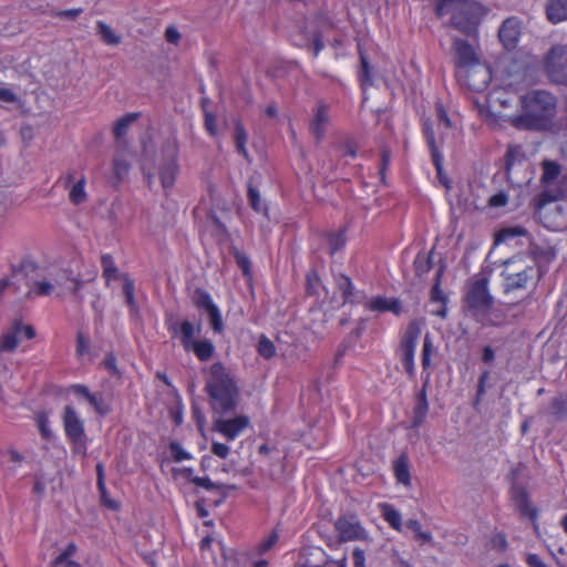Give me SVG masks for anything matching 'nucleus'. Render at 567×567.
<instances>
[{
    "instance_id": "48",
    "label": "nucleus",
    "mask_w": 567,
    "mask_h": 567,
    "mask_svg": "<svg viewBox=\"0 0 567 567\" xmlns=\"http://www.w3.org/2000/svg\"><path fill=\"white\" fill-rule=\"evenodd\" d=\"M86 401L94 408V410L101 414V415H105L107 414L111 409L109 406V404L106 403V401L104 400L103 395L101 394H95V393H92L87 399Z\"/></svg>"
},
{
    "instance_id": "34",
    "label": "nucleus",
    "mask_w": 567,
    "mask_h": 567,
    "mask_svg": "<svg viewBox=\"0 0 567 567\" xmlns=\"http://www.w3.org/2000/svg\"><path fill=\"white\" fill-rule=\"evenodd\" d=\"M346 241L347 237L344 230L342 229L327 234V243L329 246V252L331 255L342 249L346 245Z\"/></svg>"
},
{
    "instance_id": "31",
    "label": "nucleus",
    "mask_w": 567,
    "mask_h": 567,
    "mask_svg": "<svg viewBox=\"0 0 567 567\" xmlns=\"http://www.w3.org/2000/svg\"><path fill=\"white\" fill-rule=\"evenodd\" d=\"M190 350L194 351L200 361H207L213 357L215 347L210 340H200L192 343Z\"/></svg>"
},
{
    "instance_id": "8",
    "label": "nucleus",
    "mask_w": 567,
    "mask_h": 567,
    "mask_svg": "<svg viewBox=\"0 0 567 567\" xmlns=\"http://www.w3.org/2000/svg\"><path fill=\"white\" fill-rule=\"evenodd\" d=\"M548 76L557 83H567V47H553L546 58Z\"/></svg>"
},
{
    "instance_id": "33",
    "label": "nucleus",
    "mask_w": 567,
    "mask_h": 567,
    "mask_svg": "<svg viewBox=\"0 0 567 567\" xmlns=\"http://www.w3.org/2000/svg\"><path fill=\"white\" fill-rule=\"evenodd\" d=\"M246 142H247V133L241 125V123L237 122L235 124V143L236 148L239 154H241L248 162H250V157L248 154V151L246 148Z\"/></svg>"
},
{
    "instance_id": "51",
    "label": "nucleus",
    "mask_w": 567,
    "mask_h": 567,
    "mask_svg": "<svg viewBox=\"0 0 567 567\" xmlns=\"http://www.w3.org/2000/svg\"><path fill=\"white\" fill-rule=\"evenodd\" d=\"M187 472H188L187 477L189 478V481L197 486L204 487L208 491L214 489V488L226 487L224 484L213 483L208 477L192 476V472H193L192 470H187Z\"/></svg>"
},
{
    "instance_id": "52",
    "label": "nucleus",
    "mask_w": 567,
    "mask_h": 567,
    "mask_svg": "<svg viewBox=\"0 0 567 567\" xmlns=\"http://www.w3.org/2000/svg\"><path fill=\"white\" fill-rule=\"evenodd\" d=\"M526 230L522 227H509L504 228L497 234V241H504L508 238L517 237V236H524L526 235Z\"/></svg>"
},
{
    "instance_id": "17",
    "label": "nucleus",
    "mask_w": 567,
    "mask_h": 567,
    "mask_svg": "<svg viewBox=\"0 0 567 567\" xmlns=\"http://www.w3.org/2000/svg\"><path fill=\"white\" fill-rule=\"evenodd\" d=\"M330 123L329 106L324 103H319L313 110V116L310 121V132L317 140L321 142L324 137L327 126Z\"/></svg>"
},
{
    "instance_id": "37",
    "label": "nucleus",
    "mask_w": 567,
    "mask_h": 567,
    "mask_svg": "<svg viewBox=\"0 0 567 567\" xmlns=\"http://www.w3.org/2000/svg\"><path fill=\"white\" fill-rule=\"evenodd\" d=\"M84 185L85 178L83 176L72 185L69 193V198L73 204L79 205L86 199Z\"/></svg>"
},
{
    "instance_id": "25",
    "label": "nucleus",
    "mask_w": 567,
    "mask_h": 567,
    "mask_svg": "<svg viewBox=\"0 0 567 567\" xmlns=\"http://www.w3.org/2000/svg\"><path fill=\"white\" fill-rule=\"evenodd\" d=\"M21 334V322L14 321L12 327L3 334L0 350L12 352L19 344L18 336Z\"/></svg>"
},
{
    "instance_id": "26",
    "label": "nucleus",
    "mask_w": 567,
    "mask_h": 567,
    "mask_svg": "<svg viewBox=\"0 0 567 567\" xmlns=\"http://www.w3.org/2000/svg\"><path fill=\"white\" fill-rule=\"evenodd\" d=\"M530 256L529 258L535 260V265L537 261L551 262L556 256L557 250L554 246H540V245H530L529 247Z\"/></svg>"
},
{
    "instance_id": "11",
    "label": "nucleus",
    "mask_w": 567,
    "mask_h": 567,
    "mask_svg": "<svg viewBox=\"0 0 567 567\" xmlns=\"http://www.w3.org/2000/svg\"><path fill=\"white\" fill-rule=\"evenodd\" d=\"M523 109L536 110L544 114V120L550 114L556 106L555 97L545 91H536L529 95L522 97Z\"/></svg>"
},
{
    "instance_id": "59",
    "label": "nucleus",
    "mask_w": 567,
    "mask_h": 567,
    "mask_svg": "<svg viewBox=\"0 0 567 567\" xmlns=\"http://www.w3.org/2000/svg\"><path fill=\"white\" fill-rule=\"evenodd\" d=\"M69 440L72 443V449H73L74 453L85 455V453H86L85 435L79 436L76 439L71 437Z\"/></svg>"
},
{
    "instance_id": "7",
    "label": "nucleus",
    "mask_w": 567,
    "mask_h": 567,
    "mask_svg": "<svg viewBox=\"0 0 567 567\" xmlns=\"http://www.w3.org/2000/svg\"><path fill=\"white\" fill-rule=\"evenodd\" d=\"M334 529L342 543L368 540L369 534L361 525L357 515L348 514L338 517L334 522Z\"/></svg>"
},
{
    "instance_id": "32",
    "label": "nucleus",
    "mask_w": 567,
    "mask_h": 567,
    "mask_svg": "<svg viewBox=\"0 0 567 567\" xmlns=\"http://www.w3.org/2000/svg\"><path fill=\"white\" fill-rule=\"evenodd\" d=\"M406 528L414 533V539L420 544H429L432 542V534L422 529V526L416 519H409L405 524Z\"/></svg>"
},
{
    "instance_id": "61",
    "label": "nucleus",
    "mask_w": 567,
    "mask_h": 567,
    "mask_svg": "<svg viewBox=\"0 0 567 567\" xmlns=\"http://www.w3.org/2000/svg\"><path fill=\"white\" fill-rule=\"evenodd\" d=\"M82 11L83 10L81 8L68 9V10L58 11V12H55L54 16L58 18H61V19H65V20H75L82 13Z\"/></svg>"
},
{
    "instance_id": "5",
    "label": "nucleus",
    "mask_w": 567,
    "mask_h": 567,
    "mask_svg": "<svg viewBox=\"0 0 567 567\" xmlns=\"http://www.w3.org/2000/svg\"><path fill=\"white\" fill-rule=\"evenodd\" d=\"M421 334V324L419 321H411L400 342V357L403 368L408 375L412 379L415 377V364H414V355L416 349V342Z\"/></svg>"
},
{
    "instance_id": "35",
    "label": "nucleus",
    "mask_w": 567,
    "mask_h": 567,
    "mask_svg": "<svg viewBox=\"0 0 567 567\" xmlns=\"http://www.w3.org/2000/svg\"><path fill=\"white\" fill-rule=\"evenodd\" d=\"M560 174V166L551 161H545L543 163V176L542 182L545 184H550L557 179Z\"/></svg>"
},
{
    "instance_id": "38",
    "label": "nucleus",
    "mask_w": 567,
    "mask_h": 567,
    "mask_svg": "<svg viewBox=\"0 0 567 567\" xmlns=\"http://www.w3.org/2000/svg\"><path fill=\"white\" fill-rule=\"evenodd\" d=\"M136 117L137 114L131 113L116 121L113 128L116 138H121L127 133L130 125L136 120Z\"/></svg>"
},
{
    "instance_id": "39",
    "label": "nucleus",
    "mask_w": 567,
    "mask_h": 567,
    "mask_svg": "<svg viewBox=\"0 0 567 567\" xmlns=\"http://www.w3.org/2000/svg\"><path fill=\"white\" fill-rule=\"evenodd\" d=\"M192 299L197 308L204 310H208L210 306L215 305L212 300L210 295L206 290L200 288L195 289Z\"/></svg>"
},
{
    "instance_id": "12",
    "label": "nucleus",
    "mask_w": 567,
    "mask_h": 567,
    "mask_svg": "<svg viewBox=\"0 0 567 567\" xmlns=\"http://www.w3.org/2000/svg\"><path fill=\"white\" fill-rule=\"evenodd\" d=\"M511 494L515 508L523 517L529 518L534 523L535 527H537V508L530 504L526 488L514 482L511 488Z\"/></svg>"
},
{
    "instance_id": "1",
    "label": "nucleus",
    "mask_w": 567,
    "mask_h": 567,
    "mask_svg": "<svg viewBox=\"0 0 567 567\" xmlns=\"http://www.w3.org/2000/svg\"><path fill=\"white\" fill-rule=\"evenodd\" d=\"M207 391L212 408L218 413H228L237 406L239 390L234 377L220 362L213 363L206 377Z\"/></svg>"
},
{
    "instance_id": "23",
    "label": "nucleus",
    "mask_w": 567,
    "mask_h": 567,
    "mask_svg": "<svg viewBox=\"0 0 567 567\" xmlns=\"http://www.w3.org/2000/svg\"><path fill=\"white\" fill-rule=\"evenodd\" d=\"M544 414L551 416L556 421L567 419V393H559L554 396L545 409Z\"/></svg>"
},
{
    "instance_id": "20",
    "label": "nucleus",
    "mask_w": 567,
    "mask_h": 567,
    "mask_svg": "<svg viewBox=\"0 0 567 567\" xmlns=\"http://www.w3.org/2000/svg\"><path fill=\"white\" fill-rule=\"evenodd\" d=\"M63 425L69 439L84 436V424L73 406L66 405L63 413Z\"/></svg>"
},
{
    "instance_id": "44",
    "label": "nucleus",
    "mask_w": 567,
    "mask_h": 567,
    "mask_svg": "<svg viewBox=\"0 0 567 567\" xmlns=\"http://www.w3.org/2000/svg\"><path fill=\"white\" fill-rule=\"evenodd\" d=\"M130 169V163L124 154L117 153L113 159V171L115 176L121 179Z\"/></svg>"
},
{
    "instance_id": "56",
    "label": "nucleus",
    "mask_w": 567,
    "mask_h": 567,
    "mask_svg": "<svg viewBox=\"0 0 567 567\" xmlns=\"http://www.w3.org/2000/svg\"><path fill=\"white\" fill-rule=\"evenodd\" d=\"M507 202H508L507 194L505 192H499L489 197L488 205L491 207H503L507 204Z\"/></svg>"
},
{
    "instance_id": "29",
    "label": "nucleus",
    "mask_w": 567,
    "mask_h": 567,
    "mask_svg": "<svg viewBox=\"0 0 567 567\" xmlns=\"http://www.w3.org/2000/svg\"><path fill=\"white\" fill-rule=\"evenodd\" d=\"M96 32L107 45H118L122 42V37L103 21L97 22Z\"/></svg>"
},
{
    "instance_id": "15",
    "label": "nucleus",
    "mask_w": 567,
    "mask_h": 567,
    "mask_svg": "<svg viewBox=\"0 0 567 567\" xmlns=\"http://www.w3.org/2000/svg\"><path fill=\"white\" fill-rule=\"evenodd\" d=\"M168 330L173 336L179 334L181 342L186 351L190 350V344L195 342L194 337L198 334L202 330L200 323L197 326L193 324L190 321L185 320L183 322L178 321H169Z\"/></svg>"
},
{
    "instance_id": "22",
    "label": "nucleus",
    "mask_w": 567,
    "mask_h": 567,
    "mask_svg": "<svg viewBox=\"0 0 567 567\" xmlns=\"http://www.w3.org/2000/svg\"><path fill=\"white\" fill-rule=\"evenodd\" d=\"M177 172L176 156L172 153L159 166V178L164 188H169L174 185Z\"/></svg>"
},
{
    "instance_id": "40",
    "label": "nucleus",
    "mask_w": 567,
    "mask_h": 567,
    "mask_svg": "<svg viewBox=\"0 0 567 567\" xmlns=\"http://www.w3.org/2000/svg\"><path fill=\"white\" fill-rule=\"evenodd\" d=\"M101 264L103 268V276L106 278V281L116 279L118 275L117 267L114 264L113 257L111 255H103L101 257Z\"/></svg>"
},
{
    "instance_id": "6",
    "label": "nucleus",
    "mask_w": 567,
    "mask_h": 567,
    "mask_svg": "<svg viewBox=\"0 0 567 567\" xmlns=\"http://www.w3.org/2000/svg\"><path fill=\"white\" fill-rule=\"evenodd\" d=\"M530 167V163L528 162L525 152L522 146L515 145L509 146L506 152V164L505 171L507 181L517 186H522L527 184L532 177L530 174H526L523 177L518 176V173L523 169L527 173Z\"/></svg>"
},
{
    "instance_id": "3",
    "label": "nucleus",
    "mask_w": 567,
    "mask_h": 567,
    "mask_svg": "<svg viewBox=\"0 0 567 567\" xmlns=\"http://www.w3.org/2000/svg\"><path fill=\"white\" fill-rule=\"evenodd\" d=\"M457 4L452 16V25L466 35H474L485 10L481 3L473 0H439L435 12L443 17L449 12V7Z\"/></svg>"
},
{
    "instance_id": "57",
    "label": "nucleus",
    "mask_w": 567,
    "mask_h": 567,
    "mask_svg": "<svg viewBox=\"0 0 567 567\" xmlns=\"http://www.w3.org/2000/svg\"><path fill=\"white\" fill-rule=\"evenodd\" d=\"M38 426H39L41 435L44 439L50 440L52 437V432L49 427V420L45 415L38 416Z\"/></svg>"
},
{
    "instance_id": "41",
    "label": "nucleus",
    "mask_w": 567,
    "mask_h": 567,
    "mask_svg": "<svg viewBox=\"0 0 567 567\" xmlns=\"http://www.w3.org/2000/svg\"><path fill=\"white\" fill-rule=\"evenodd\" d=\"M383 517L392 528L401 530L402 524L401 514L399 513V511H396L391 505L385 504L383 505Z\"/></svg>"
},
{
    "instance_id": "62",
    "label": "nucleus",
    "mask_w": 567,
    "mask_h": 567,
    "mask_svg": "<svg viewBox=\"0 0 567 567\" xmlns=\"http://www.w3.org/2000/svg\"><path fill=\"white\" fill-rule=\"evenodd\" d=\"M51 565L52 567H73L75 566V563L64 553H61L54 560H52Z\"/></svg>"
},
{
    "instance_id": "42",
    "label": "nucleus",
    "mask_w": 567,
    "mask_h": 567,
    "mask_svg": "<svg viewBox=\"0 0 567 567\" xmlns=\"http://www.w3.org/2000/svg\"><path fill=\"white\" fill-rule=\"evenodd\" d=\"M258 353L265 359H271L276 354L274 342L266 336H261L257 346Z\"/></svg>"
},
{
    "instance_id": "30",
    "label": "nucleus",
    "mask_w": 567,
    "mask_h": 567,
    "mask_svg": "<svg viewBox=\"0 0 567 567\" xmlns=\"http://www.w3.org/2000/svg\"><path fill=\"white\" fill-rule=\"evenodd\" d=\"M247 197L250 207L256 212L264 215L268 214L267 206L262 203L258 188L252 184V181L248 183Z\"/></svg>"
},
{
    "instance_id": "28",
    "label": "nucleus",
    "mask_w": 567,
    "mask_h": 567,
    "mask_svg": "<svg viewBox=\"0 0 567 567\" xmlns=\"http://www.w3.org/2000/svg\"><path fill=\"white\" fill-rule=\"evenodd\" d=\"M369 309L373 311H391L399 315L401 312V303L398 299L378 297L369 302Z\"/></svg>"
},
{
    "instance_id": "64",
    "label": "nucleus",
    "mask_w": 567,
    "mask_h": 567,
    "mask_svg": "<svg viewBox=\"0 0 567 567\" xmlns=\"http://www.w3.org/2000/svg\"><path fill=\"white\" fill-rule=\"evenodd\" d=\"M212 452L220 458H226L229 454V447L224 443L214 442L212 444Z\"/></svg>"
},
{
    "instance_id": "53",
    "label": "nucleus",
    "mask_w": 567,
    "mask_h": 567,
    "mask_svg": "<svg viewBox=\"0 0 567 567\" xmlns=\"http://www.w3.org/2000/svg\"><path fill=\"white\" fill-rule=\"evenodd\" d=\"M441 276H442V269H440L437 271L436 278H435V284L431 289V299L433 301H437V302L445 300L444 293H443L442 289L440 288Z\"/></svg>"
},
{
    "instance_id": "2",
    "label": "nucleus",
    "mask_w": 567,
    "mask_h": 567,
    "mask_svg": "<svg viewBox=\"0 0 567 567\" xmlns=\"http://www.w3.org/2000/svg\"><path fill=\"white\" fill-rule=\"evenodd\" d=\"M494 303V297L488 289V279L483 276L474 277L468 282L464 297L466 313L483 326L495 324L491 318Z\"/></svg>"
},
{
    "instance_id": "58",
    "label": "nucleus",
    "mask_w": 567,
    "mask_h": 567,
    "mask_svg": "<svg viewBox=\"0 0 567 567\" xmlns=\"http://www.w3.org/2000/svg\"><path fill=\"white\" fill-rule=\"evenodd\" d=\"M558 199L557 195H551L549 192H543L536 199V209L540 210L546 204Z\"/></svg>"
},
{
    "instance_id": "43",
    "label": "nucleus",
    "mask_w": 567,
    "mask_h": 567,
    "mask_svg": "<svg viewBox=\"0 0 567 567\" xmlns=\"http://www.w3.org/2000/svg\"><path fill=\"white\" fill-rule=\"evenodd\" d=\"M424 134L426 137L427 145L431 150L433 164L440 166V152L435 145L434 131L427 124L424 126Z\"/></svg>"
},
{
    "instance_id": "49",
    "label": "nucleus",
    "mask_w": 567,
    "mask_h": 567,
    "mask_svg": "<svg viewBox=\"0 0 567 567\" xmlns=\"http://www.w3.org/2000/svg\"><path fill=\"white\" fill-rule=\"evenodd\" d=\"M433 352V343L429 333L425 334L422 348V367L426 370L431 365V355Z\"/></svg>"
},
{
    "instance_id": "60",
    "label": "nucleus",
    "mask_w": 567,
    "mask_h": 567,
    "mask_svg": "<svg viewBox=\"0 0 567 567\" xmlns=\"http://www.w3.org/2000/svg\"><path fill=\"white\" fill-rule=\"evenodd\" d=\"M0 101L9 104L17 103L19 101L18 95L8 87L0 86Z\"/></svg>"
},
{
    "instance_id": "47",
    "label": "nucleus",
    "mask_w": 567,
    "mask_h": 567,
    "mask_svg": "<svg viewBox=\"0 0 567 567\" xmlns=\"http://www.w3.org/2000/svg\"><path fill=\"white\" fill-rule=\"evenodd\" d=\"M360 80L364 86L372 84L371 68L367 55L362 51H360Z\"/></svg>"
},
{
    "instance_id": "50",
    "label": "nucleus",
    "mask_w": 567,
    "mask_h": 567,
    "mask_svg": "<svg viewBox=\"0 0 567 567\" xmlns=\"http://www.w3.org/2000/svg\"><path fill=\"white\" fill-rule=\"evenodd\" d=\"M134 282L128 277H124L123 284V295L125 297L126 305L134 310L136 308L135 299H134Z\"/></svg>"
},
{
    "instance_id": "18",
    "label": "nucleus",
    "mask_w": 567,
    "mask_h": 567,
    "mask_svg": "<svg viewBox=\"0 0 567 567\" xmlns=\"http://www.w3.org/2000/svg\"><path fill=\"white\" fill-rule=\"evenodd\" d=\"M38 266L31 260H22L18 266H12L11 276L9 278L16 290H20V281L25 279L27 286L30 287Z\"/></svg>"
},
{
    "instance_id": "45",
    "label": "nucleus",
    "mask_w": 567,
    "mask_h": 567,
    "mask_svg": "<svg viewBox=\"0 0 567 567\" xmlns=\"http://www.w3.org/2000/svg\"><path fill=\"white\" fill-rule=\"evenodd\" d=\"M338 289L342 292L344 302L351 301L353 285L351 279L346 275H340L337 279Z\"/></svg>"
},
{
    "instance_id": "63",
    "label": "nucleus",
    "mask_w": 567,
    "mask_h": 567,
    "mask_svg": "<svg viewBox=\"0 0 567 567\" xmlns=\"http://www.w3.org/2000/svg\"><path fill=\"white\" fill-rule=\"evenodd\" d=\"M353 567H365V554L364 550L357 547L352 553Z\"/></svg>"
},
{
    "instance_id": "27",
    "label": "nucleus",
    "mask_w": 567,
    "mask_h": 567,
    "mask_svg": "<svg viewBox=\"0 0 567 567\" xmlns=\"http://www.w3.org/2000/svg\"><path fill=\"white\" fill-rule=\"evenodd\" d=\"M394 475L399 483L409 486L411 484L409 457L406 454H401L393 464Z\"/></svg>"
},
{
    "instance_id": "16",
    "label": "nucleus",
    "mask_w": 567,
    "mask_h": 567,
    "mask_svg": "<svg viewBox=\"0 0 567 567\" xmlns=\"http://www.w3.org/2000/svg\"><path fill=\"white\" fill-rule=\"evenodd\" d=\"M508 122L512 126L517 130H539L545 120L544 114L536 110L524 109V113L515 116H511Z\"/></svg>"
},
{
    "instance_id": "14",
    "label": "nucleus",
    "mask_w": 567,
    "mask_h": 567,
    "mask_svg": "<svg viewBox=\"0 0 567 567\" xmlns=\"http://www.w3.org/2000/svg\"><path fill=\"white\" fill-rule=\"evenodd\" d=\"M249 424L247 416L234 419L218 417L214 421L213 430L221 433L228 441L235 440Z\"/></svg>"
},
{
    "instance_id": "24",
    "label": "nucleus",
    "mask_w": 567,
    "mask_h": 567,
    "mask_svg": "<svg viewBox=\"0 0 567 567\" xmlns=\"http://www.w3.org/2000/svg\"><path fill=\"white\" fill-rule=\"evenodd\" d=\"M546 16L553 23L566 21L567 0H548L546 4Z\"/></svg>"
},
{
    "instance_id": "21",
    "label": "nucleus",
    "mask_w": 567,
    "mask_h": 567,
    "mask_svg": "<svg viewBox=\"0 0 567 567\" xmlns=\"http://www.w3.org/2000/svg\"><path fill=\"white\" fill-rule=\"evenodd\" d=\"M38 278L39 276L35 272L30 286L29 293L34 292L38 296H50L55 288L62 287L64 285L61 279V275L53 276L50 280H39Z\"/></svg>"
},
{
    "instance_id": "9",
    "label": "nucleus",
    "mask_w": 567,
    "mask_h": 567,
    "mask_svg": "<svg viewBox=\"0 0 567 567\" xmlns=\"http://www.w3.org/2000/svg\"><path fill=\"white\" fill-rule=\"evenodd\" d=\"M451 53L456 68V73L480 62V56L474 47L466 40L460 38L453 39Z\"/></svg>"
},
{
    "instance_id": "54",
    "label": "nucleus",
    "mask_w": 567,
    "mask_h": 567,
    "mask_svg": "<svg viewBox=\"0 0 567 567\" xmlns=\"http://www.w3.org/2000/svg\"><path fill=\"white\" fill-rule=\"evenodd\" d=\"M279 539V535L277 532H272L266 540L261 542L258 546V553L265 554L268 551Z\"/></svg>"
},
{
    "instance_id": "36",
    "label": "nucleus",
    "mask_w": 567,
    "mask_h": 567,
    "mask_svg": "<svg viewBox=\"0 0 567 567\" xmlns=\"http://www.w3.org/2000/svg\"><path fill=\"white\" fill-rule=\"evenodd\" d=\"M432 256L430 254L420 252L417 254L414 260V270L416 276L421 277L422 275L429 272L432 268Z\"/></svg>"
},
{
    "instance_id": "13",
    "label": "nucleus",
    "mask_w": 567,
    "mask_h": 567,
    "mask_svg": "<svg viewBox=\"0 0 567 567\" xmlns=\"http://www.w3.org/2000/svg\"><path fill=\"white\" fill-rule=\"evenodd\" d=\"M522 34V22L516 17H509L503 21L498 30V38L506 50L517 47Z\"/></svg>"
},
{
    "instance_id": "55",
    "label": "nucleus",
    "mask_w": 567,
    "mask_h": 567,
    "mask_svg": "<svg viewBox=\"0 0 567 567\" xmlns=\"http://www.w3.org/2000/svg\"><path fill=\"white\" fill-rule=\"evenodd\" d=\"M171 452L177 462L190 458V455L177 442L171 443Z\"/></svg>"
},
{
    "instance_id": "19",
    "label": "nucleus",
    "mask_w": 567,
    "mask_h": 567,
    "mask_svg": "<svg viewBox=\"0 0 567 567\" xmlns=\"http://www.w3.org/2000/svg\"><path fill=\"white\" fill-rule=\"evenodd\" d=\"M430 381V373L426 374L425 380L423 382V386L416 395L415 405L413 409L412 424L411 426L416 429L422 425L425 420V416L429 412V402L426 396V388Z\"/></svg>"
},
{
    "instance_id": "46",
    "label": "nucleus",
    "mask_w": 567,
    "mask_h": 567,
    "mask_svg": "<svg viewBox=\"0 0 567 567\" xmlns=\"http://www.w3.org/2000/svg\"><path fill=\"white\" fill-rule=\"evenodd\" d=\"M206 312L209 317V322H210L212 329L216 333H220L224 329V322H223L221 315H220L218 307L216 305L210 306V308L208 310H206Z\"/></svg>"
},
{
    "instance_id": "4",
    "label": "nucleus",
    "mask_w": 567,
    "mask_h": 567,
    "mask_svg": "<svg viewBox=\"0 0 567 567\" xmlns=\"http://www.w3.org/2000/svg\"><path fill=\"white\" fill-rule=\"evenodd\" d=\"M535 260L524 255H516L503 262L501 276L504 279V291L525 289L537 275Z\"/></svg>"
},
{
    "instance_id": "10",
    "label": "nucleus",
    "mask_w": 567,
    "mask_h": 567,
    "mask_svg": "<svg viewBox=\"0 0 567 567\" xmlns=\"http://www.w3.org/2000/svg\"><path fill=\"white\" fill-rule=\"evenodd\" d=\"M456 75L470 90L476 92L485 90L491 81V72L488 68L481 62H477L466 70L457 72Z\"/></svg>"
}]
</instances>
